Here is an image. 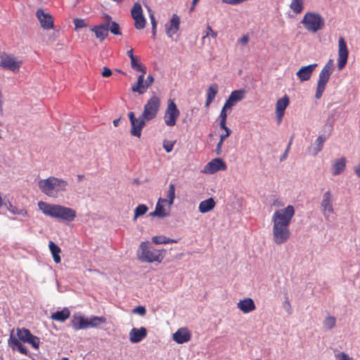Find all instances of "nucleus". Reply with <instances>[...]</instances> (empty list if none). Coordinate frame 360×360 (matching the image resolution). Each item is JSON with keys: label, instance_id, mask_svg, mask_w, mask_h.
Returning a JSON list of instances; mask_svg holds the SVG:
<instances>
[{"label": "nucleus", "instance_id": "obj_1", "mask_svg": "<svg viewBox=\"0 0 360 360\" xmlns=\"http://www.w3.org/2000/svg\"><path fill=\"white\" fill-rule=\"evenodd\" d=\"M294 215L295 209L292 205H288L284 209L274 212L271 221L273 222V240L276 244H283L290 238L289 226Z\"/></svg>", "mask_w": 360, "mask_h": 360}, {"label": "nucleus", "instance_id": "obj_2", "mask_svg": "<svg viewBox=\"0 0 360 360\" xmlns=\"http://www.w3.org/2000/svg\"><path fill=\"white\" fill-rule=\"evenodd\" d=\"M16 332L17 337L11 334L8 340V345L13 351L17 350L22 354H28V350L21 342L29 343L36 349H39L40 339L32 335L28 329L25 328H17Z\"/></svg>", "mask_w": 360, "mask_h": 360}, {"label": "nucleus", "instance_id": "obj_3", "mask_svg": "<svg viewBox=\"0 0 360 360\" xmlns=\"http://www.w3.org/2000/svg\"><path fill=\"white\" fill-rule=\"evenodd\" d=\"M38 207L44 214L53 218L72 221L76 217V212L70 207L60 205H52L43 201L38 202Z\"/></svg>", "mask_w": 360, "mask_h": 360}, {"label": "nucleus", "instance_id": "obj_4", "mask_svg": "<svg viewBox=\"0 0 360 360\" xmlns=\"http://www.w3.org/2000/svg\"><path fill=\"white\" fill-rule=\"evenodd\" d=\"M68 185L67 181L55 176H49L38 182L41 191L51 198H57L60 193L66 191Z\"/></svg>", "mask_w": 360, "mask_h": 360}, {"label": "nucleus", "instance_id": "obj_5", "mask_svg": "<svg viewBox=\"0 0 360 360\" xmlns=\"http://www.w3.org/2000/svg\"><path fill=\"white\" fill-rule=\"evenodd\" d=\"M165 250H156L151 246L149 241H143L137 251V259L141 262L161 263L165 257Z\"/></svg>", "mask_w": 360, "mask_h": 360}, {"label": "nucleus", "instance_id": "obj_6", "mask_svg": "<svg viewBox=\"0 0 360 360\" xmlns=\"http://www.w3.org/2000/svg\"><path fill=\"white\" fill-rule=\"evenodd\" d=\"M301 22L307 31L313 33L322 30L325 25L324 18L315 12L306 13Z\"/></svg>", "mask_w": 360, "mask_h": 360}, {"label": "nucleus", "instance_id": "obj_7", "mask_svg": "<svg viewBox=\"0 0 360 360\" xmlns=\"http://www.w3.org/2000/svg\"><path fill=\"white\" fill-rule=\"evenodd\" d=\"M333 70V60L330 59L325 66L321 70L317 82V87L316 90L315 97L316 99L321 98L323 91L326 89L327 83L329 81L330 75Z\"/></svg>", "mask_w": 360, "mask_h": 360}, {"label": "nucleus", "instance_id": "obj_8", "mask_svg": "<svg viewBox=\"0 0 360 360\" xmlns=\"http://www.w3.org/2000/svg\"><path fill=\"white\" fill-rule=\"evenodd\" d=\"M160 98L156 96H153L149 98L143 107V111L141 116L145 120L149 122L156 117L160 108Z\"/></svg>", "mask_w": 360, "mask_h": 360}, {"label": "nucleus", "instance_id": "obj_9", "mask_svg": "<svg viewBox=\"0 0 360 360\" xmlns=\"http://www.w3.org/2000/svg\"><path fill=\"white\" fill-rule=\"evenodd\" d=\"M22 65V60L17 59L13 55L1 53L0 54V68L3 70L18 72Z\"/></svg>", "mask_w": 360, "mask_h": 360}, {"label": "nucleus", "instance_id": "obj_10", "mask_svg": "<svg viewBox=\"0 0 360 360\" xmlns=\"http://www.w3.org/2000/svg\"><path fill=\"white\" fill-rule=\"evenodd\" d=\"M179 115L180 111L174 100L169 99L164 115L165 124L170 127L175 126Z\"/></svg>", "mask_w": 360, "mask_h": 360}, {"label": "nucleus", "instance_id": "obj_11", "mask_svg": "<svg viewBox=\"0 0 360 360\" xmlns=\"http://www.w3.org/2000/svg\"><path fill=\"white\" fill-rule=\"evenodd\" d=\"M131 18L134 20V27L136 30H143L146 25V20L143 14V9L140 4L135 3L131 10Z\"/></svg>", "mask_w": 360, "mask_h": 360}, {"label": "nucleus", "instance_id": "obj_12", "mask_svg": "<svg viewBox=\"0 0 360 360\" xmlns=\"http://www.w3.org/2000/svg\"><path fill=\"white\" fill-rule=\"evenodd\" d=\"M172 205V204H169L167 200L160 198L157 202L155 211L150 212V215L161 218L167 217L169 215Z\"/></svg>", "mask_w": 360, "mask_h": 360}, {"label": "nucleus", "instance_id": "obj_13", "mask_svg": "<svg viewBox=\"0 0 360 360\" xmlns=\"http://www.w3.org/2000/svg\"><path fill=\"white\" fill-rule=\"evenodd\" d=\"M349 56V51L347 44L343 37H340L338 40V63L339 70H342L347 64Z\"/></svg>", "mask_w": 360, "mask_h": 360}, {"label": "nucleus", "instance_id": "obj_14", "mask_svg": "<svg viewBox=\"0 0 360 360\" xmlns=\"http://www.w3.org/2000/svg\"><path fill=\"white\" fill-rule=\"evenodd\" d=\"M333 201V197L331 191H327L325 192L321 202V206L323 209V213L324 215H326L327 213L332 214L334 212Z\"/></svg>", "mask_w": 360, "mask_h": 360}, {"label": "nucleus", "instance_id": "obj_15", "mask_svg": "<svg viewBox=\"0 0 360 360\" xmlns=\"http://www.w3.org/2000/svg\"><path fill=\"white\" fill-rule=\"evenodd\" d=\"M91 31L95 34L96 37L101 41H103L108 36L109 23L103 22L99 25L93 26Z\"/></svg>", "mask_w": 360, "mask_h": 360}, {"label": "nucleus", "instance_id": "obj_16", "mask_svg": "<svg viewBox=\"0 0 360 360\" xmlns=\"http://www.w3.org/2000/svg\"><path fill=\"white\" fill-rule=\"evenodd\" d=\"M36 15L40 22L41 26L44 29L49 30L53 27V19L49 13H44L41 9H38Z\"/></svg>", "mask_w": 360, "mask_h": 360}, {"label": "nucleus", "instance_id": "obj_17", "mask_svg": "<svg viewBox=\"0 0 360 360\" xmlns=\"http://www.w3.org/2000/svg\"><path fill=\"white\" fill-rule=\"evenodd\" d=\"M226 169V165L225 162L219 158H215L208 162L205 168L204 172L213 174L219 170H225Z\"/></svg>", "mask_w": 360, "mask_h": 360}, {"label": "nucleus", "instance_id": "obj_18", "mask_svg": "<svg viewBox=\"0 0 360 360\" xmlns=\"http://www.w3.org/2000/svg\"><path fill=\"white\" fill-rule=\"evenodd\" d=\"M290 103V100L288 96H284L283 98L277 100L276 103V115L278 120V122H281L283 117L285 114V110L287 108Z\"/></svg>", "mask_w": 360, "mask_h": 360}, {"label": "nucleus", "instance_id": "obj_19", "mask_svg": "<svg viewBox=\"0 0 360 360\" xmlns=\"http://www.w3.org/2000/svg\"><path fill=\"white\" fill-rule=\"evenodd\" d=\"M180 18L176 14H173L169 24L165 25L166 34L169 37L177 32L179 29Z\"/></svg>", "mask_w": 360, "mask_h": 360}, {"label": "nucleus", "instance_id": "obj_20", "mask_svg": "<svg viewBox=\"0 0 360 360\" xmlns=\"http://www.w3.org/2000/svg\"><path fill=\"white\" fill-rule=\"evenodd\" d=\"M316 66L317 64L314 63L307 66L302 67L296 73L299 79L301 82L309 80L311 78V75Z\"/></svg>", "mask_w": 360, "mask_h": 360}, {"label": "nucleus", "instance_id": "obj_21", "mask_svg": "<svg viewBox=\"0 0 360 360\" xmlns=\"http://www.w3.org/2000/svg\"><path fill=\"white\" fill-rule=\"evenodd\" d=\"M147 335V330L144 327L134 328L129 332V340L132 343L140 342Z\"/></svg>", "mask_w": 360, "mask_h": 360}, {"label": "nucleus", "instance_id": "obj_22", "mask_svg": "<svg viewBox=\"0 0 360 360\" xmlns=\"http://www.w3.org/2000/svg\"><path fill=\"white\" fill-rule=\"evenodd\" d=\"M191 334L186 328H181L173 334V340L179 344H183L188 342L191 340Z\"/></svg>", "mask_w": 360, "mask_h": 360}, {"label": "nucleus", "instance_id": "obj_23", "mask_svg": "<svg viewBox=\"0 0 360 360\" xmlns=\"http://www.w3.org/2000/svg\"><path fill=\"white\" fill-rule=\"evenodd\" d=\"M71 325L75 330L88 328V319H85L82 315L74 314Z\"/></svg>", "mask_w": 360, "mask_h": 360}, {"label": "nucleus", "instance_id": "obj_24", "mask_svg": "<svg viewBox=\"0 0 360 360\" xmlns=\"http://www.w3.org/2000/svg\"><path fill=\"white\" fill-rule=\"evenodd\" d=\"M237 307L244 314L250 313L256 309L253 300L250 297L240 300L237 303Z\"/></svg>", "mask_w": 360, "mask_h": 360}, {"label": "nucleus", "instance_id": "obj_25", "mask_svg": "<svg viewBox=\"0 0 360 360\" xmlns=\"http://www.w3.org/2000/svg\"><path fill=\"white\" fill-rule=\"evenodd\" d=\"M347 160L345 157L335 160L331 165L332 174L337 176L342 173L346 168Z\"/></svg>", "mask_w": 360, "mask_h": 360}, {"label": "nucleus", "instance_id": "obj_26", "mask_svg": "<svg viewBox=\"0 0 360 360\" xmlns=\"http://www.w3.org/2000/svg\"><path fill=\"white\" fill-rule=\"evenodd\" d=\"M147 121L141 115L139 118L136 119L134 125H131V134L134 136L141 137L142 129L144 127Z\"/></svg>", "mask_w": 360, "mask_h": 360}, {"label": "nucleus", "instance_id": "obj_27", "mask_svg": "<svg viewBox=\"0 0 360 360\" xmlns=\"http://www.w3.org/2000/svg\"><path fill=\"white\" fill-rule=\"evenodd\" d=\"M219 91V86L217 84H211L206 92V101H205V108H209L211 103L214 99L216 95L217 94Z\"/></svg>", "mask_w": 360, "mask_h": 360}, {"label": "nucleus", "instance_id": "obj_28", "mask_svg": "<svg viewBox=\"0 0 360 360\" xmlns=\"http://www.w3.org/2000/svg\"><path fill=\"white\" fill-rule=\"evenodd\" d=\"M70 316V311L67 307H64L61 311H57L53 312L51 315V319L52 320L58 321V322H64L67 319H68Z\"/></svg>", "mask_w": 360, "mask_h": 360}, {"label": "nucleus", "instance_id": "obj_29", "mask_svg": "<svg viewBox=\"0 0 360 360\" xmlns=\"http://www.w3.org/2000/svg\"><path fill=\"white\" fill-rule=\"evenodd\" d=\"M144 75L145 74L143 73L142 75H139L136 83L131 86V91L133 92H136L139 93V94H143L147 91L148 87H146Z\"/></svg>", "mask_w": 360, "mask_h": 360}, {"label": "nucleus", "instance_id": "obj_30", "mask_svg": "<svg viewBox=\"0 0 360 360\" xmlns=\"http://www.w3.org/2000/svg\"><path fill=\"white\" fill-rule=\"evenodd\" d=\"M215 201L212 198H209L205 200H202L199 204V212L201 213H207L208 212H210L215 207Z\"/></svg>", "mask_w": 360, "mask_h": 360}, {"label": "nucleus", "instance_id": "obj_31", "mask_svg": "<svg viewBox=\"0 0 360 360\" xmlns=\"http://www.w3.org/2000/svg\"><path fill=\"white\" fill-rule=\"evenodd\" d=\"M49 250L52 254L53 261L56 264H59L61 261L60 253L61 252L60 248L56 245L53 241H50L49 243Z\"/></svg>", "mask_w": 360, "mask_h": 360}, {"label": "nucleus", "instance_id": "obj_32", "mask_svg": "<svg viewBox=\"0 0 360 360\" xmlns=\"http://www.w3.org/2000/svg\"><path fill=\"white\" fill-rule=\"evenodd\" d=\"M105 22L109 23V30L110 32L115 35H121L122 32L119 24L115 21H112V18L109 15H105Z\"/></svg>", "mask_w": 360, "mask_h": 360}, {"label": "nucleus", "instance_id": "obj_33", "mask_svg": "<svg viewBox=\"0 0 360 360\" xmlns=\"http://www.w3.org/2000/svg\"><path fill=\"white\" fill-rule=\"evenodd\" d=\"M179 240V239H170L165 236H155L152 238L153 243L157 245L177 243Z\"/></svg>", "mask_w": 360, "mask_h": 360}, {"label": "nucleus", "instance_id": "obj_34", "mask_svg": "<svg viewBox=\"0 0 360 360\" xmlns=\"http://www.w3.org/2000/svg\"><path fill=\"white\" fill-rule=\"evenodd\" d=\"M106 322L104 316H93L88 319V328H95Z\"/></svg>", "mask_w": 360, "mask_h": 360}, {"label": "nucleus", "instance_id": "obj_35", "mask_svg": "<svg viewBox=\"0 0 360 360\" xmlns=\"http://www.w3.org/2000/svg\"><path fill=\"white\" fill-rule=\"evenodd\" d=\"M245 91L244 89H238L233 91L229 98L235 103L242 101L245 98Z\"/></svg>", "mask_w": 360, "mask_h": 360}, {"label": "nucleus", "instance_id": "obj_36", "mask_svg": "<svg viewBox=\"0 0 360 360\" xmlns=\"http://www.w3.org/2000/svg\"><path fill=\"white\" fill-rule=\"evenodd\" d=\"M304 0H292L290 8L295 14L300 13L304 9Z\"/></svg>", "mask_w": 360, "mask_h": 360}, {"label": "nucleus", "instance_id": "obj_37", "mask_svg": "<svg viewBox=\"0 0 360 360\" xmlns=\"http://www.w3.org/2000/svg\"><path fill=\"white\" fill-rule=\"evenodd\" d=\"M147 8H148V11L149 17L150 19L151 25H152L153 38L155 39L158 22L156 21L153 11L149 7H147Z\"/></svg>", "mask_w": 360, "mask_h": 360}, {"label": "nucleus", "instance_id": "obj_38", "mask_svg": "<svg viewBox=\"0 0 360 360\" xmlns=\"http://www.w3.org/2000/svg\"><path fill=\"white\" fill-rule=\"evenodd\" d=\"M336 319L333 316H326L323 322V328L326 330H331L335 326Z\"/></svg>", "mask_w": 360, "mask_h": 360}, {"label": "nucleus", "instance_id": "obj_39", "mask_svg": "<svg viewBox=\"0 0 360 360\" xmlns=\"http://www.w3.org/2000/svg\"><path fill=\"white\" fill-rule=\"evenodd\" d=\"M226 110H228L226 108H224V107L222 108L221 112H220V114H219V118H220V123H219V125H220V127L223 129H224V131H226L228 129H230L229 127H226V118H227V113H226Z\"/></svg>", "mask_w": 360, "mask_h": 360}, {"label": "nucleus", "instance_id": "obj_40", "mask_svg": "<svg viewBox=\"0 0 360 360\" xmlns=\"http://www.w3.org/2000/svg\"><path fill=\"white\" fill-rule=\"evenodd\" d=\"M148 210V208L146 205H139L134 210V220L135 221L139 217L144 215Z\"/></svg>", "mask_w": 360, "mask_h": 360}, {"label": "nucleus", "instance_id": "obj_41", "mask_svg": "<svg viewBox=\"0 0 360 360\" xmlns=\"http://www.w3.org/2000/svg\"><path fill=\"white\" fill-rule=\"evenodd\" d=\"M131 68L135 70L137 72H141L143 74L146 73V68L145 66H143L141 63H139L136 58H133L131 60Z\"/></svg>", "mask_w": 360, "mask_h": 360}, {"label": "nucleus", "instance_id": "obj_42", "mask_svg": "<svg viewBox=\"0 0 360 360\" xmlns=\"http://www.w3.org/2000/svg\"><path fill=\"white\" fill-rule=\"evenodd\" d=\"M167 202H169V204L174 203V200L175 198V186L173 184H170L169 185V188L167 192Z\"/></svg>", "mask_w": 360, "mask_h": 360}, {"label": "nucleus", "instance_id": "obj_43", "mask_svg": "<svg viewBox=\"0 0 360 360\" xmlns=\"http://www.w3.org/2000/svg\"><path fill=\"white\" fill-rule=\"evenodd\" d=\"M226 131V134H221V136H220V140H219V143H217V148H216V151H217V154H220V153H221V147H222V144H223L224 141L227 137H229L231 135V129H228Z\"/></svg>", "mask_w": 360, "mask_h": 360}, {"label": "nucleus", "instance_id": "obj_44", "mask_svg": "<svg viewBox=\"0 0 360 360\" xmlns=\"http://www.w3.org/2000/svg\"><path fill=\"white\" fill-rule=\"evenodd\" d=\"M8 210L10 212H11L13 214H20L22 216H27V212L25 209H18L16 207L13 206L12 205H10V207H8Z\"/></svg>", "mask_w": 360, "mask_h": 360}, {"label": "nucleus", "instance_id": "obj_45", "mask_svg": "<svg viewBox=\"0 0 360 360\" xmlns=\"http://www.w3.org/2000/svg\"><path fill=\"white\" fill-rule=\"evenodd\" d=\"M326 141V137L324 136H319L316 140V144L317 146V149L314 153V155H316L319 152H320L323 148V143Z\"/></svg>", "mask_w": 360, "mask_h": 360}, {"label": "nucleus", "instance_id": "obj_46", "mask_svg": "<svg viewBox=\"0 0 360 360\" xmlns=\"http://www.w3.org/2000/svg\"><path fill=\"white\" fill-rule=\"evenodd\" d=\"M209 37L215 39L217 37V33L212 29L210 25H207L206 27L205 34L202 37V39H205V38Z\"/></svg>", "mask_w": 360, "mask_h": 360}, {"label": "nucleus", "instance_id": "obj_47", "mask_svg": "<svg viewBox=\"0 0 360 360\" xmlns=\"http://www.w3.org/2000/svg\"><path fill=\"white\" fill-rule=\"evenodd\" d=\"M174 143L175 141L165 140L162 146L167 153H170L173 150Z\"/></svg>", "mask_w": 360, "mask_h": 360}, {"label": "nucleus", "instance_id": "obj_48", "mask_svg": "<svg viewBox=\"0 0 360 360\" xmlns=\"http://www.w3.org/2000/svg\"><path fill=\"white\" fill-rule=\"evenodd\" d=\"M74 25L75 26V29L83 28V27H87V25L85 22L84 20L81 19V18L74 19Z\"/></svg>", "mask_w": 360, "mask_h": 360}, {"label": "nucleus", "instance_id": "obj_49", "mask_svg": "<svg viewBox=\"0 0 360 360\" xmlns=\"http://www.w3.org/2000/svg\"><path fill=\"white\" fill-rule=\"evenodd\" d=\"M335 356L337 360H354L352 357L349 356L345 352H340L336 354Z\"/></svg>", "mask_w": 360, "mask_h": 360}, {"label": "nucleus", "instance_id": "obj_50", "mask_svg": "<svg viewBox=\"0 0 360 360\" xmlns=\"http://www.w3.org/2000/svg\"><path fill=\"white\" fill-rule=\"evenodd\" d=\"M132 311L134 314H138L141 316H143L146 314V310L144 307L139 306V307H135Z\"/></svg>", "mask_w": 360, "mask_h": 360}, {"label": "nucleus", "instance_id": "obj_51", "mask_svg": "<svg viewBox=\"0 0 360 360\" xmlns=\"http://www.w3.org/2000/svg\"><path fill=\"white\" fill-rule=\"evenodd\" d=\"M249 40H250L249 36L248 34H245L242 37L239 38L238 39V41L241 45H244L245 46V45H247L248 44Z\"/></svg>", "mask_w": 360, "mask_h": 360}, {"label": "nucleus", "instance_id": "obj_52", "mask_svg": "<svg viewBox=\"0 0 360 360\" xmlns=\"http://www.w3.org/2000/svg\"><path fill=\"white\" fill-rule=\"evenodd\" d=\"M293 138H294V135H292V136L290 138V141H289V143L288 144V146H287V148H286V149L285 150V153H284V154L283 155V156L281 158V160H283L286 158V157H287V155L288 154V152L290 150V146H291V144L292 143Z\"/></svg>", "mask_w": 360, "mask_h": 360}, {"label": "nucleus", "instance_id": "obj_53", "mask_svg": "<svg viewBox=\"0 0 360 360\" xmlns=\"http://www.w3.org/2000/svg\"><path fill=\"white\" fill-rule=\"evenodd\" d=\"M236 103L234 102H233L229 98H228L223 107L224 108H226L227 110H231L233 106Z\"/></svg>", "mask_w": 360, "mask_h": 360}, {"label": "nucleus", "instance_id": "obj_54", "mask_svg": "<svg viewBox=\"0 0 360 360\" xmlns=\"http://www.w3.org/2000/svg\"><path fill=\"white\" fill-rule=\"evenodd\" d=\"M101 75L103 77H109L112 75V71L107 67H103Z\"/></svg>", "mask_w": 360, "mask_h": 360}, {"label": "nucleus", "instance_id": "obj_55", "mask_svg": "<svg viewBox=\"0 0 360 360\" xmlns=\"http://www.w3.org/2000/svg\"><path fill=\"white\" fill-rule=\"evenodd\" d=\"M144 81H145V83H146V87L148 88V87H150L153 84V83L154 82V78H153V77L152 75H148L146 79H144Z\"/></svg>", "mask_w": 360, "mask_h": 360}, {"label": "nucleus", "instance_id": "obj_56", "mask_svg": "<svg viewBox=\"0 0 360 360\" xmlns=\"http://www.w3.org/2000/svg\"><path fill=\"white\" fill-rule=\"evenodd\" d=\"M128 116L131 122V125H134V122H136L137 119L135 117L134 113L133 112H129Z\"/></svg>", "mask_w": 360, "mask_h": 360}, {"label": "nucleus", "instance_id": "obj_57", "mask_svg": "<svg viewBox=\"0 0 360 360\" xmlns=\"http://www.w3.org/2000/svg\"><path fill=\"white\" fill-rule=\"evenodd\" d=\"M354 172L360 178V162L354 167Z\"/></svg>", "mask_w": 360, "mask_h": 360}, {"label": "nucleus", "instance_id": "obj_58", "mask_svg": "<svg viewBox=\"0 0 360 360\" xmlns=\"http://www.w3.org/2000/svg\"><path fill=\"white\" fill-rule=\"evenodd\" d=\"M127 56L130 58L131 60H132L133 58H136V56H134L133 54V49H131L130 50H129L127 52Z\"/></svg>", "mask_w": 360, "mask_h": 360}, {"label": "nucleus", "instance_id": "obj_59", "mask_svg": "<svg viewBox=\"0 0 360 360\" xmlns=\"http://www.w3.org/2000/svg\"><path fill=\"white\" fill-rule=\"evenodd\" d=\"M119 123H120V119H116L113 121V124L115 127H117L119 125Z\"/></svg>", "mask_w": 360, "mask_h": 360}, {"label": "nucleus", "instance_id": "obj_60", "mask_svg": "<svg viewBox=\"0 0 360 360\" xmlns=\"http://www.w3.org/2000/svg\"><path fill=\"white\" fill-rule=\"evenodd\" d=\"M77 179L79 181H82L84 179V175H77Z\"/></svg>", "mask_w": 360, "mask_h": 360}, {"label": "nucleus", "instance_id": "obj_61", "mask_svg": "<svg viewBox=\"0 0 360 360\" xmlns=\"http://www.w3.org/2000/svg\"><path fill=\"white\" fill-rule=\"evenodd\" d=\"M198 1H199V0H193V1H192V4H193V6H195V5L197 4V3L198 2Z\"/></svg>", "mask_w": 360, "mask_h": 360}, {"label": "nucleus", "instance_id": "obj_62", "mask_svg": "<svg viewBox=\"0 0 360 360\" xmlns=\"http://www.w3.org/2000/svg\"><path fill=\"white\" fill-rule=\"evenodd\" d=\"M195 7V6H193V5L192 4L191 7L190 8V11H194Z\"/></svg>", "mask_w": 360, "mask_h": 360}, {"label": "nucleus", "instance_id": "obj_63", "mask_svg": "<svg viewBox=\"0 0 360 360\" xmlns=\"http://www.w3.org/2000/svg\"><path fill=\"white\" fill-rule=\"evenodd\" d=\"M62 360H68V357H63V358L62 359Z\"/></svg>", "mask_w": 360, "mask_h": 360}, {"label": "nucleus", "instance_id": "obj_64", "mask_svg": "<svg viewBox=\"0 0 360 360\" xmlns=\"http://www.w3.org/2000/svg\"><path fill=\"white\" fill-rule=\"evenodd\" d=\"M117 72H122L123 75H125V73H124V72H122V71H121V70H117Z\"/></svg>", "mask_w": 360, "mask_h": 360}]
</instances>
